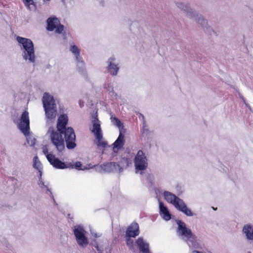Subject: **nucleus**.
I'll list each match as a JSON object with an SVG mask.
<instances>
[{
	"mask_svg": "<svg viewBox=\"0 0 253 253\" xmlns=\"http://www.w3.org/2000/svg\"><path fill=\"white\" fill-rule=\"evenodd\" d=\"M135 172L142 174L148 165V160L145 153L142 150H139L134 159Z\"/></svg>",
	"mask_w": 253,
	"mask_h": 253,
	"instance_id": "obj_5",
	"label": "nucleus"
},
{
	"mask_svg": "<svg viewBox=\"0 0 253 253\" xmlns=\"http://www.w3.org/2000/svg\"><path fill=\"white\" fill-rule=\"evenodd\" d=\"M46 158L50 164L55 168L57 169H66L73 168V165L71 163H64L58 158H56L52 154L47 155Z\"/></svg>",
	"mask_w": 253,
	"mask_h": 253,
	"instance_id": "obj_9",
	"label": "nucleus"
},
{
	"mask_svg": "<svg viewBox=\"0 0 253 253\" xmlns=\"http://www.w3.org/2000/svg\"><path fill=\"white\" fill-rule=\"evenodd\" d=\"M95 137L96 139L95 143L98 147H102L103 148H105L107 147V143L103 140L102 134L100 135L99 137H97V136H95Z\"/></svg>",
	"mask_w": 253,
	"mask_h": 253,
	"instance_id": "obj_27",
	"label": "nucleus"
},
{
	"mask_svg": "<svg viewBox=\"0 0 253 253\" xmlns=\"http://www.w3.org/2000/svg\"><path fill=\"white\" fill-rule=\"evenodd\" d=\"M120 169V172H122L124 169H126L129 164V160L127 158L123 157L118 162Z\"/></svg>",
	"mask_w": 253,
	"mask_h": 253,
	"instance_id": "obj_24",
	"label": "nucleus"
},
{
	"mask_svg": "<svg viewBox=\"0 0 253 253\" xmlns=\"http://www.w3.org/2000/svg\"><path fill=\"white\" fill-rule=\"evenodd\" d=\"M39 171V175H40V178H41L42 177V170H38Z\"/></svg>",
	"mask_w": 253,
	"mask_h": 253,
	"instance_id": "obj_41",
	"label": "nucleus"
},
{
	"mask_svg": "<svg viewBox=\"0 0 253 253\" xmlns=\"http://www.w3.org/2000/svg\"><path fill=\"white\" fill-rule=\"evenodd\" d=\"M165 199L172 204L177 210L183 212L188 216H192L194 213L186 206V204L175 195L169 191H164L163 194Z\"/></svg>",
	"mask_w": 253,
	"mask_h": 253,
	"instance_id": "obj_4",
	"label": "nucleus"
},
{
	"mask_svg": "<svg viewBox=\"0 0 253 253\" xmlns=\"http://www.w3.org/2000/svg\"><path fill=\"white\" fill-rule=\"evenodd\" d=\"M18 128L25 135L29 134L30 120L29 113L27 111H24L21 116Z\"/></svg>",
	"mask_w": 253,
	"mask_h": 253,
	"instance_id": "obj_11",
	"label": "nucleus"
},
{
	"mask_svg": "<svg viewBox=\"0 0 253 253\" xmlns=\"http://www.w3.org/2000/svg\"><path fill=\"white\" fill-rule=\"evenodd\" d=\"M33 167L37 170H42V165L37 156L33 158Z\"/></svg>",
	"mask_w": 253,
	"mask_h": 253,
	"instance_id": "obj_28",
	"label": "nucleus"
},
{
	"mask_svg": "<svg viewBox=\"0 0 253 253\" xmlns=\"http://www.w3.org/2000/svg\"><path fill=\"white\" fill-rule=\"evenodd\" d=\"M176 222L177 225L176 234L182 240L185 241L194 234L191 230L187 227L186 224L183 221L177 220Z\"/></svg>",
	"mask_w": 253,
	"mask_h": 253,
	"instance_id": "obj_7",
	"label": "nucleus"
},
{
	"mask_svg": "<svg viewBox=\"0 0 253 253\" xmlns=\"http://www.w3.org/2000/svg\"><path fill=\"white\" fill-rule=\"evenodd\" d=\"M143 119H144V116H142Z\"/></svg>",
	"mask_w": 253,
	"mask_h": 253,
	"instance_id": "obj_45",
	"label": "nucleus"
},
{
	"mask_svg": "<svg viewBox=\"0 0 253 253\" xmlns=\"http://www.w3.org/2000/svg\"><path fill=\"white\" fill-rule=\"evenodd\" d=\"M103 88L106 90L108 94L112 96H117V93L114 91L113 84L110 83H105Z\"/></svg>",
	"mask_w": 253,
	"mask_h": 253,
	"instance_id": "obj_25",
	"label": "nucleus"
},
{
	"mask_svg": "<svg viewBox=\"0 0 253 253\" xmlns=\"http://www.w3.org/2000/svg\"><path fill=\"white\" fill-rule=\"evenodd\" d=\"M27 135H25V136H26L27 141L28 144L31 146H34L35 144V143H36V139L32 136H27Z\"/></svg>",
	"mask_w": 253,
	"mask_h": 253,
	"instance_id": "obj_30",
	"label": "nucleus"
},
{
	"mask_svg": "<svg viewBox=\"0 0 253 253\" xmlns=\"http://www.w3.org/2000/svg\"><path fill=\"white\" fill-rule=\"evenodd\" d=\"M19 46L22 51L23 59L29 63L34 64L36 62L34 45L30 39L23 38L20 36L16 37Z\"/></svg>",
	"mask_w": 253,
	"mask_h": 253,
	"instance_id": "obj_2",
	"label": "nucleus"
},
{
	"mask_svg": "<svg viewBox=\"0 0 253 253\" xmlns=\"http://www.w3.org/2000/svg\"><path fill=\"white\" fill-rule=\"evenodd\" d=\"M42 152L43 153L46 155V156H47V155H48L49 153H48V149H47V148L46 147V146H44L42 148ZM50 153H49L50 154Z\"/></svg>",
	"mask_w": 253,
	"mask_h": 253,
	"instance_id": "obj_37",
	"label": "nucleus"
},
{
	"mask_svg": "<svg viewBox=\"0 0 253 253\" xmlns=\"http://www.w3.org/2000/svg\"><path fill=\"white\" fill-rule=\"evenodd\" d=\"M160 214L161 217L165 220L168 221L171 219V214L168 208L162 202H159Z\"/></svg>",
	"mask_w": 253,
	"mask_h": 253,
	"instance_id": "obj_21",
	"label": "nucleus"
},
{
	"mask_svg": "<svg viewBox=\"0 0 253 253\" xmlns=\"http://www.w3.org/2000/svg\"><path fill=\"white\" fill-rule=\"evenodd\" d=\"M46 29L49 31H53L59 24V20L55 17L48 18L46 21Z\"/></svg>",
	"mask_w": 253,
	"mask_h": 253,
	"instance_id": "obj_22",
	"label": "nucleus"
},
{
	"mask_svg": "<svg viewBox=\"0 0 253 253\" xmlns=\"http://www.w3.org/2000/svg\"><path fill=\"white\" fill-rule=\"evenodd\" d=\"M196 14L194 16H192V17L190 19L196 22L204 30H208L209 26L207 20L205 19L202 14L198 13L197 11Z\"/></svg>",
	"mask_w": 253,
	"mask_h": 253,
	"instance_id": "obj_16",
	"label": "nucleus"
},
{
	"mask_svg": "<svg viewBox=\"0 0 253 253\" xmlns=\"http://www.w3.org/2000/svg\"><path fill=\"white\" fill-rule=\"evenodd\" d=\"M42 100L46 123L50 124L54 122L57 114L56 105L53 97L47 92L43 94Z\"/></svg>",
	"mask_w": 253,
	"mask_h": 253,
	"instance_id": "obj_3",
	"label": "nucleus"
},
{
	"mask_svg": "<svg viewBox=\"0 0 253 253\" xmlns=\"http://www.w3.org/2000/svg\"><path fill=\"white\" fill-rule=\"evenodd\" d=\"M112 123L119 128V130H121L124 129V126L123 123L120 121V120L116 118V117L112 116L110 118Z\"/></svg>",
	"mask_w": 253,
	"mask_h": 253,
	"instance_id": "obj_26",
	"label": "nucleus"
},
{
	"mask_svg": "<svg viewBox=\"0 0 253 253\" xmlns=\"http://www.w3.org/2000/svg\"><path fill=\"white\" fill-rule=\"evenodd\" d=\"M201 250H195V251H193L191 253H204Z\"/></svg>",
	"mask_w": 253,
	"mask_h": 253,
	"instance_id": "obj_39",
	"label": "nucleus"
},
{
	"mask_svg": "<svg viewBox=\"0 0 253 253\" xmlns=\"http://www.w3.org/2000/svg\"><path fill=\"white\" fill-rule=\"evenodd\" d=\"M92 129L91 132L95 136L99 137L100 135H102V130L100 127V121L98 120L97 116L93 117L92 120Z\"/></svg>",
	"mask_w": 253,
	"mask_h": 253,
	"instance_id": "obj_19",
	"label": "nucleus"
},
{
	"mask_svg": "<svg viewBox=\"0 0 253 253\" xmlns=\"http://www.w3.org/2000/svg\"><path fill=\"white\" fill-rule=\"evenodd\" d=\"M252 13L253 14V10L251 11Z\"/></svg>",
	"mask_w": 253,
	"mask_h": 253,
	"instance_id": "obj_44",
	"label": "nucleus"
},
{
	"mask_svg": "<svg viewBox=\"0 0 253 253\" xmlns=\"http://www.w3.org/2000/svg\"><path fill=\"white\" fill-rule=\"evenodd\" d=\"M114 163L112 162L107 163L100 166H95L96 167L97 170L98 172H102V171L105 172H113V169Z\"/></svg>",
	"mask_w": 253,
	"mask_h": 253,
	"instance_id": "obj_23",
	"label": "nucleus"
},
{
	"mask_svg": "<svg viewBox=\"0 0 253 253\" xmlns=\"http://www.w3.org/2000/svg\"><path fill=\"white\" fill-rule=\"evenodd\" d=\"M25 5L29 9H32L35 8L34 1L33 0H23Z\"/></svg>",
	"mask_w": 253,
	"mask_h": 253,
	"instance_id": "obj_29",
	"label": "nucleus"
},
{
	"mask_svg": "<svg viewBox=\"0 0 253 253\" xmlns=\"http://www.w3.org/2000/svg\"><path fill=\"white\" fill-rule=\"evenodd\" d=\"M61 135H64L65 141L66 144V147L68 149H73L76 146L75 143L76 135L74 129L71 127H68L66 129H64L63 132H59Z\"/></svg>",
	"mask_w": 253,
	"mask_h": 253,
	"instance_id": "obj_8",
	"label": "nucleus"
},
{
	"mask_svg": "<svg viewBox=\"0 0 253 253\" xmlns=\"http://www.w3.org/2000/svg\"><path fill=\"white\" fill-rule=\"evenodd\" d=\"M95 248L98 251L99 250V247L97 245L95 247Z\"/></svg>",
	"mask_w": 253,
	"mask_h": 253,
	"instance_id": "obj_42",
	"label": "nucleus"
},
{
	"mask_svg": "<svg viewBox=\"0 0 253 253\" xmlns=\"http://www.w3.org/2000/svg\"><path fill=\"white\" fill-rule=\"evenodd\" d=\"M175 4L177 8L183 11L186 16L191 18L192 16H194L196 11L191 8L188 3H185L181 2H175Z\"/></svg>",
	"mask_w": 253,
	"mask_h": 253,
	"instance_id": "obj_14",
	"label": "nucleus"
},
{
	"mask_svg": "<svg viewBox=\"0 0 253 253\" xmlns=\"http://www.w3.org/2000/svg\"><path fill=\"white\" fill-rule=\"evenodd\" d=\"M91 234L95 238H97L101 236V234H98L97 233L93 231H91Z\"/></svg>",
	"mask_w": 253,
	"mask_h": 253,
	"instance_id": "obj_38",
	"label": "nucleus"
},
{
	"mask_svg": "<svg viewBox=\"0 0 253 253\" xmlns=\"http://www.w3.org/2000/svg\"><path fill=\"white\" fill-rule=\"evenodd\" d=\"M126 245L128 247L129 249L134 252H135V248L133 246V241L128 237L126 240Z\"/></svg>",
	"mask_w": 253,
	"mask_h": 253,
	"instance_id": "obj_31",
	"label": "nucleus"
},
{
	"mask_svg": "<svg viewBox=\"0 0 253 253\" xmlns=\"http://www.w3.org/2000/svg\"><path fill=\"white\" fill-rule=\"evenodd\" d=\"M247 253H251V252H250V251H248V252H247Z\"/></svg>",
	"mask_w": 253,
	"mask_h": 253,
	"instance_id": "obj_43",
	"label": "nucleus"
},
{
	"mask_svg": "<svg viewBox=\"0 0 253 253\" xmlns=\"http://www.w3.org/2000/svg\"><path fill=\"white\" fill-rule=\"evenodd\" d=\"M139 233V226L137 223H132L126 231V236L127 237H135Z\"/></svg>",
	"mask_w": 253,
	"mask_h": 253,
	"instance_id": "obj_20",
	"label": "nucleus"
},
{
	"mask_svg": "<svg viewBox=\"0 0 253 253\" xmlns=\"http://www.w3.org/2000/svg\"><path fill=\"white\" fill-rule=\"evenodd\" d=\"M243 237L249 241H253V225L247 223L244 225L242 229Z\"/></svg>",
	"mask_w": 253,
	"mask_h": 253,
	"instance_id": "obj_15",
	"label": "nucleus"
},
{
	"mask_svg": "<svg viewBox=\"0 0 253 253\" xmlns=\"http://www.w3.org/2000/svg\"><path fill=\"white\" fill-rule=\"evenodd\" d=\"M68 117L66 115H61L59 116L57 124V130H54L53 128L49 127L47 133L50 134V137L52 144L55 146L57 150L62 152L65 149L64 141L62 136L59 132H63L64 129H66V126L68 123Z\"/></svg>",
	"mask_w": 253,
	"mask_h": 253,
	"instance_id": "obj_1",
	"label": "nucleus"
},
{
	"mask_svg": "<svg viewBox=\"0 0 253 253\" xmlns=\"http://www.w3.org/2000/svg\"><path fill=\"white\" fill-rule=\"evenodd\" d=\"M125 144L124 135L123 132L120 130L119 135L117 140L113 144V150L114 153H117L118 151L123 148Z\"/></svg>",
	"mask_w": 253,
	"mask_h": 253,
	"instance_id": "obj_18",
	"label": "nucleus"
},
{
	"mask_svg": "<svg viewBox=\"0 0 253 253\" xmlns=\"http://www.w3.org/2000/svg\"><path fill=\"white\" fill-rule=\"evenodd\" d=\"M239 96H240V97L242 99V100L244 101V102L245 103V104H246V105L247 106H248V105L247 104H246V102H245V99H244V98L243 97V96L241 94H239Z\"/></svg>",
	"mask_w": 253,
	"mask_h": 253,
	"instance_id": "obj_40",
	"label": "nucleus"
},
{
	"mask_svg": "<svg viewBox=\"0 0 253 253\" xmlns=\"http://www.w3.org/2000/svg\"><path fill=\"white\" fill-rule=\"evenodd\" d=\"M112 163H114L113 167H112L113 172L120 173V168L119 165L118 164V163L112 162Z\"/></svg>",
	"mask_w": 253,
	"mask_h": 253,
	"instance_id": "obj_33",
	"label": "nucleus"
},
{
	"mask_svg": "<svg viewBox=\"0 0 253 253\" xmlns=\"http://www.w3.org/2000/svg\"><path fill=\"white\" fill-rule=\"evenodd\" d=\"M69 50L74 55L77 66L79 68L83 70L84 67V63L80 55V49L76 45L72 43L70 45Z\"/></svg>",
	"mask_w": 253,
	"mask_h": 253,
	"instance_id": "obj_12",
	"label": "nucleus"
},
{
	"mask_svg": "<svg viewBox=\"0 0 253 253\" xmlns=\"http://www.w3.org/2000/svg\"><path fill=\"white\" fill-rule=\"evenodd\" d=\"M73 165V168L74 167L76 169H80V170H84L87 169L85 168H82V164L81 162H76L74 165L72 164Z\"/></svg>",
	"mask_w": 253,
	"mask_h": 253,
	"instance_id": "obj_34",
	"label": "nucleus"
},
{
	"mask_svg": "<svg viewBox=\"0 0 253 253\" xmlns=\"http://www.w3.org/2000/svg\"><path fill=\"white\" fill-rule=\"evenodd\" d=\"M55 29V32L58 34H60L64 30V26L62 25L59 24V25L56 27Z\"/></svg>",
	"mask_w": 253,
	"mask_h": 253,
	"instance_id": "obj_35",
	"label": "nucleus"
},
{
	"mask_svg": "<svg viewBox=\"0 0 253 253\" xmlns=\"http://www.w3.org/2000/svg\"><path fill=\"white\" fill-rule=\"evenodd\" d=\"M40 187H41L42 188H45L46 189L47 191H49V189L48 188L47 186H46L45 185H44L43 182L42 181H40V183H39Z\"/></svg>",
	"mask_w": 253,
	"mask_h": 253,
	"instance_id": "obj_36",
	"label": "nucleus"
},
{
	"mask_svg": "<svg viewBox=\"0 0 253 253\" xmlns=\"http://www.w3.org/2000/svg\"><path fill=\"white\" fill-rule=\"evenodd\" d=\"M74 234L78 245L81 248H85L88 244V241L85 235V231L81 225H76L73 230Z\"/></svg>",
	"mask_w": 253,
	"mask_h": 253,
	"instance_id": "obj_6",
	"label": "nucleus"
},
{
	"mask_svg": "<svg viewBox=\"0 0 253 253\" xmlns=\"http://www.w3.org/2000/svg\"><path fill=\"white\" fill-rule=\"evenodd\" d=\"M140 251L142 253H151L149 250V243L142 237H139L135 241Z\"/></svg>",
	"mask_w": 253,
	"mask_h": 253,
	"instance_id": "obj_17",
	"label": "nucleus"
},
{
	"mask_svg": "<svg viewBox=\"0 0 253 253\" xmlns=\"http://www.w3.org/2000/svg\"><path fill=\"white\" fill-rule=\"evenodd\" d=\"M185 242H186L191 253L195 250H202L203 249L201 242L194 234Z\"/></svg>",
	"mask_w": 253,
	"mask_h": 253,
	"instance_id": "obj_13",
	"label": "nucleus"
},
{
	"mask_svg": "<svg viewBox=\"0 0 253 253\" xmlns=\"http://www.w3.org/2000/svg\"><path fill=\"white\" fill-rule=\"evenodd\" d=\"M141 131L143 134L146 135L145 136L146 137H148V136L147 135H148L150 133V131L147 127L145 123L144 122H143V127Z\"/></svg>",
	"mask_w": 253,
	"mask_h": 253,
	"instance_id": "obj_32",
	"label": "nucleus"
},
{
	"mask_svg": "<svg viewBox=\"0 0 253 253\" xmlns=\"http://www.w3.org/2000/svg\"><path fill=\"white\" fill-rule=\"evenodd\" d=\"M106 70L112 76H116L119 71L120 66L118 61L114 56L108 58L106 62Z\"/></svg>",
	"mask_w": 253,
	"mask_h": 253,
	"instance_id": "obj_10",
	"label": "nucleus"
}]
</instances>
